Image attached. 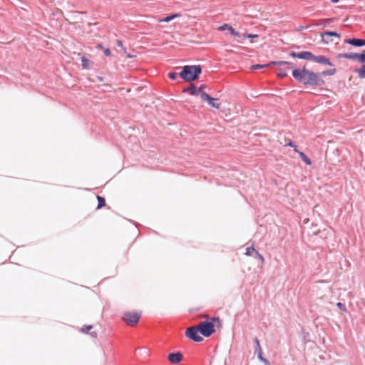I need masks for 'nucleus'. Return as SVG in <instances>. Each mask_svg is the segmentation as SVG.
Returning a JSON list of instances; mask_svg holds the SVG:
<instances>
[{
    "label": "nucleus",
    "instance_id": "nucleus-1",
    "mask_svg": "<svg viewBox=\"0 0 365 365\" xmlns=\"http://www.w3.org/2000/svg\"><path fill=\"white\" fill-rule=\"evenodd\" d=\"M292 77L299 84L303 85L304 87H310L312 88H322L325 81L322 78H320L319 72H314L312 70L303 68H294L292 69Z\"/></svg>",
    "mask_w": 365,
    "mask_h": 365
},
{
    "label": "nucleus",
    "instance_id": "nucleus-2",
    "mask_svg": "<svg viewBox=\"0 0 365 365\" xmlns=\"http://www.w3.org/2000/svg\"><path fill=\"white\" fill-rule=\"evenodd\" d=\"M201 317L205 318V320L200 322L197 325L203 337H210L216 331L215 327H222V320L219 317H210L207 314H202Z\"/></svg>",
    "mask_w": 365,
    "mask_h": 365
},
{
    "label": "nucleus",
    "instance_id": "nucleus-3",
    "mask_svg": "<svg viewBox=\"0 0 365 365\" xmlns=\"http://www.w3.org/2000/svg\"><path fill=\"white\" fill-rule=\"evenodd\" d=\"M202 72L200 65H186L182 67L179 76L185 82L192 83L199 79Z\"/></svg>",
    "mask_w": 365,
    "mask_h": 365
},
{
    "label": "nucleus",
    "instance_id": "nucleus-4",
    "mask_svg": "<svg viewBox=\"0 0 365 365\" xmlns=\"http://www.w3.org/2000/svg\"><path fill=\"white\" fill-rule=\"evenodd\" d=\"M142 312H126L121 317V319L129 327L135 326L140 321Z\"/></svg>",
    "mask_w": 365,
    "mask_h": 365
},
{
    "label": "nucleus",
    "instance_id": "nucleus-5",
    "mask_svg": "<svg viewBox=\"0 0 365 365\" xmlns=\"http://www.w3.org/2000/svg\"><path fill=\"white\" fill-rule=\"evenodd\" d=\"M200 334H201V331L197 324L187 327L185 332L187 338L197 343L202 341L204 339L203 336Z\"/></svg>",
    "mask_w": 365,
    "mask_h": 365
},
{
    "label": "nucleus",
    "instance_id": "nucleus-6",
    "mask_svg": "<svg viewBox=\"0 0 365 365\" xmlns=\"http://www.w3.org/2000/svg\"><path fill=\"white\" fill-rule=\"evenodd\" d=\"M247 256L252 257L259 260L261 265L264 264V257L254 247V243L250 247L246 248L245 253Z\"/></svg>",
    "mask_w": 365,
    "mask_h": 365
},
{
    "label": "nucleus",
    "instance_id": "nucleus-7",
    "mask_svg": "<svg viewBox=\"0 0 365 365\" xmlns=\"http://www.w3.org/2000/svg\"><path fill=\"white\" fill-rule=\"evenodd\" d=\"M200 98L202 101L207 102L208 105L212 108H215L217 109L220 108L221 103H216V101H218V99L210 96L206 92H201Z\"/></svg>",
    "mask_w": 365,
    "mask_h": 365
},
{
    "label": "nucleus",
    "instance_id": "nucleus-8",
    "mask_svg": "<svg viewBox=\"0 0 365 365\" xmlns=\"http://www.w3.org/2000/svg\"><path fill=\"white\" fill-rule=\"evenodd\" d=\"M168 359L173 364H178L183 359V355L181 352H172L168 356Z\"/></svg>",
    "mask_w": 365,
    "mask_h": 365
},
{
    "label": "nucleus",
    "instance_id": "nucleus-9",
    "mask_svg": "<svg viewBox=\"0 0 365 365\" xmlns=\"http://www.w3.org/2000/svg\"><path fill=\"white\" fill-rule=\"evenodd\" d=\"M312 61L320 64L327 65L329 66H334V65L330 61V59L323 55L315 56L313 54Z\"/></svg>",
    "mask_w": 365,
    "mask_h": 365
},
{
    "label": "nucleus",
    "instance_id": "nucleus-10",
    "mask_svg": "<svg viewBox=\"0 0 365 365\" xmlns=\"http://www.w3.org/2000/svg\"><path fill=\"white\" fill-rule=\"evenodd\" d=\"M344 43L355 47H362L365 46V39L356 38H346Z\"/></svg>",
    "mask_w": 365,
    "mask_h": 365
},
{
    "label": "nucleus",
    "instance_id": "nucleus-11",
    "mask_svg": "<svg viewBox=\"0 0 365 365\" xmlns=\"http://www.w3.org/2000/svg\"><path fill=\"white\" fill-rule=\"evenodd\" d=\"M320 36H321V38H322V41L324 44H328L329 43V41L327 38L328 37H330V38H332V36H335V37H337V38H340L341 37V34L339 33H338L336 31H329L322 32L320 34Z\"/></svg>",
    "mask_w": 365,
    "mask_h": 365
},
{
    "label": "nucleus",
    "instance_id": "nucleus-12",
    "mask_svg": "<svg viewBox=\"0 0 365 365\" xmlns=\"http://www.w3.org/2000/svg\"><path fill=\"white\" fill-rule=\"evenodd\" d=\"M219 30L220 31H225V30H227L230 33V35L232 36H237V37H240V34L235 31L231 26L227 24H224L223 25L220 26L219 27Z\"/></svg>",
    "mask_w": 365,
    "mask_h": 365
},
{
    "label": "nucleus",
    "instance_id": "nucleus-13",
    "mask_svg": "<svg viewBox=\"0 0 365 365\" xmlns=\"http://www.w3.org/2000/svg\"><path fill=\"white\" fill-rule=\"evenodd\" d=\"M290 66L292 69L295 68V65L292 62L286 61H270L269 63H267L268 67L269 66Z\"/></svg>",
    "mask_w": 365,
    "mask_h": 365
},
{
    "label": "nucleus",
    "instance_id": "nucleus-14",
    "mask_svg": "<svg viewBox=\"0 0 365 365\" xmlns=\"http://www.w3.org/2000/svg\"><path fill=\"white\" fill-rule=\"evenodd\" d=\"M313 56V53L310 51H301L297 52V58L302 59V60H307V61H312Z\"/></svg>",
    "mask_w": 365,
    "mask_h": 365
},
{
    "label": "nucleus",
    "instance_id": "nucleus-15",
    "mask_svg": "<svg viewBox=\"0 0 365 365\" xmlns=\"http://www.w3.org/2000/svg\"><path fill=\"white\" fill-rule=\"evenodd\" d=\"M182 93H190L191 96H197V86L192 83H190L189 86L184 88L182 89Z\"/></svg>",
    "mask_w": 365,
    "mask_h": 365
},
{
    "label": "nucleus",
    "instance_id": "nucleus-16",
    "mask_svg": "<svg viewBox=\"0 0 365 365\" xmlns=\"http://www.w3.org/2000/svg\"><path fill=\"white\" fill-rule=\"evenodd\" d=\"M337 57L339 58H343L351 59V60H354V61L356 60L357 61L358 53H339V54H338Z\"/></svg>",
    "mask_w": 365,
    "mask_h": 365
},
{
    "label": "nucleus",
    "instance_id": "nucleus-17",
    "mask_svg": "<svg viewBox=\"0 0 365 365\" xmlns=\"http://www.w3.org/2000/svg\"><path fill=\"white\" fill-rule=\"evenodd\" d=\"M294 152L299 154V156L300 157L302 160L305 163L306 165H310L312 164L311 160L304 152L299 151L297 148L294 149Z\"/></svg>",
    "mask_w": 365,
    "mask_h": 365
},
{
    "label": "nucleus",
    "instance_id": "nucleus-18",
    "mask_svg": "<svg viewBox=\"0 0 365 365\" xmlns=\"http://www.w3.org/2000/svg\"><path fill=\"white\" fill-rule=\"evenodd\" d=\"M116 46L118 47H120L122 48L123 51V53L124 55L128 58H133V57H135L136 55L135 54H130V53H127V51H126V48L124 47L123 46V41H120V40H117L116 41Z\"/></svg>",
    "mask_w": 365,
    "mask_h": 365
},
{
    "label": "nucleus",
    "instance_id": "nucleus-19",
    "mask_svg": "<svg viewBox=\"0 0 365 365\" xmlns=\"http://www.w3.org/2000/svg\"><path fill=\"white\" fill-rule=\"evenodd\" d=\"M93 63L84 56L81 57V66L84 69H91Z\"/></svg>",
    "mask_w": 365,
    "mask_h": 365
},
{
    "label": "nucleus",
    "instance_id": "nucleus-20",
    "mask_svg": "<svg viewBox=\"0 0 365 365\" xmlns=\"http://www.w3.org/2000/svg\"><path fill=\"white\" fill-rule=\"evenodd\" d=\"M336 19V18H328V19H321L319 23H317L315 26H320L322 25L324 27L327 26L331 23L334 22Z\"/></svg>",
    "mask_w": 365,
    "mask_h": 365
},
{
    "label": "nucleus",
    "instance_id": "nucleus-21",
    "mask_svg": "<svg viewBox=\"0 0 365 365\" xmlns=\"http://www.w3.org/2000/svg\"><path fill=\"white\" fill-rule=\"evenodd\" d=\"M332 67V68H329L319 73V74L320 75V78L334 75L336 72V70L334 68V66Z\"/></svg>",
    "mask_w": 365,
    "mask_h": 365
},
{
    "label": "nucleus",
    "instance_id": "nucleus-22",
    "mask_svg": "<svg viewBox=\"0 0 365 365\" xmlns=\"http://www.w3.org/2000/svg\"><path fill=\"white\" fill-rule=\"evenodd\" d=\"M180 16H181V14L180 13L172 14L168 15V16L164 17L163 19H160V21L168 23V22L175 19L177 17H180Z\"/></svg>",
    "mask_w": 365,
    "mask_h": 365
},
{
    "label": "nucleus",
    "instance_id": "nucleus-23",
    "mask_svg": "<svg viewBox=\"0 0 365 365\" xmlns=\"http://www.w3.org/2000/svg\"><path fill=\"white\" fill-rule=\"evenodd\" d=\"M97 200H98V205L96 207V210L101 209L106 205V200L103 197L97 195L96 196Z\"/></svg>",
    "mask_w": 365,
    "mask_h": 365
},
{
    "label": "nucleus",
    "instance_id": "nucleus-24",
    "mask_svg": "<svg viewBox=\"0 0 365 365\" xmlns=\"http://www.w3.org/2000/svg\"><path fill=\"white\" fill-rule=\"evenodd\" d=\"M301 336L304 343H307L309 341V333L306 331L304 329H302L301 330Z\"/></svg>",
    "mask_w": 365,
    "mask_h": 365
},
{
    "label": "nucleus",
    "instance_id": "nucleus-25",
    "mask_svg": "<svg viewBox=\"0 0 365 365\" xmlns=\"http://www.w3.org/2000/svg\"><path fill=\"white\" fill-rule=\"evenodd\" d=\"M355 72L357 73L360 78H365V65H362L360 68H356Z\"/></svg>",
    "mask_w": 365,
    "mask_h": 365
},
{
    "label": "nucleus",
    "instance_id": "nucleus-26",
    "mask_svg": "<svg viewBox=\"0 0 365 365\" xmlns=\"http://www.w3.org/2000/svg\"><path fill=\"white\" fill-rule=\"evenodd\" d=\"M255 353L257 354V357L260 361L263 362L265 365H270L268 360L262 356V349L257 351V352H255Z\"/></svg>",
    "mask_w": 365,
    "mask_h": 365
},
{
    "label": "nucleus",
    "instance_id": "nucleus-27",
    "mask_svg": "<svg viewBox=\"0 0 365 365\" xmlns=\"http://www.w3.org/2000/svg\"><path fill=\"white\" fill-rule=\"evenodd\" d=\"M97 48H101L103 51V53L106 56H110L111 55V51L109 48H105L102 43H98Z\"/></svg>",
    "mask_w": 365,
    "mask_h": 365
},
{
    "label": "nucleus",
    "instance_id": "nucleus-28",
    "mask_svg": "<svg viewBox=\"0 0 365 365\" xmlns=\"http://www.w3.org/2000/svg\"><path fill=\"white\" fill-rule=\"evenodd\" d=\"M277 76L278 78L279 79H283L285 77L287 76V71L284 68H279V72L277 74Z\"/></svg>",
    "mask_w": 365,
    "mask_h": 365
},
{
    "label": "nucleus",
    "instance_id": "nucleus-29",
    "mask_svg": "<svg viewBox=\"0 0 365 365\" xmlns=\"http://www.w3.org/2000/svg\"><path fill=\"white\" fill-rule=\"evenodd\" d=\"M357 61L363 65H365V50H363L361 53H358Z\"/></svg>",
    "mask_w": 365,
    "mask_h": 365
},
{
    "label": "nucleus",
    "instance_id": "nucleus-30",
    "mask_svg": "<svg viewBox=\"0 0 365 365\" xmlns=\"http://www.w3.org/2000/svg\"><path fill=\"white\" fill-rule=\"evenodd\" d=\"M215 355H209L206 357V359L204 361L205 364L209 363L210 365H212L213 363H215Z\"/></svg>",
    "mask_w": 365,
    "mask_h": 365
},
{
    "label": "nucleus",
    "instance_id": "nucleus-31",
    "mask_svg": "<svg viewBox=\"0 0 365 365\" xmlns=\"http://www.w3.org/2000/svg\"><path fill=\"white\" fill-rule=\"evenodd\" d=\"M254 344H255V352H257V351H259V350L262 349L261 346H260V343H259V339L257 337H255L254 339Z\"/></svg>",
    "mask_w": 365,
    "mask_h": 365
},
{
    "label": "nucleus",
    "instance_id": "nucleus-32",
    "mask_svg": "<svg viewBox=\"0 0 365 365\" xmlns=\"http://www.w3.org/2000/svg\"><path fill=\"white\" fill-rule=\"evenodd\" d=\"M92 329H93L92 325H84L81 328V332L84 333V334H89V331L91 330Z\"/></svg>",
    "mask_w": 365,
    "mask_h": 365
},
{
    "label": "nucleus",
    "instance_id": "nucleus-33",
    "mask_svg": "<svg viewBox=\"0 0 365 365\" xmlns=\"http://www.w3.org/2000/svg\"><path fill=\"white\" fill-rule=\"evenodd\" d=\"M268 67L267 64H255L251 66L252 70L261 69L263 68Z\"/></svg>",
    "mask_w": 365,
    "mask_h": 365
},
{
    "label": "nucleus",
    "instance_id": "nucleus-34",
    "mask_svg": "<svg viewBox=\"0 0 365 365\" xmlns=\"http://www.w3.org/2000/svg\"><path fill=\"white\" fill-rule=\"evenodd\" d=\"M336 307L343 312H346L347 311L345 304L342 302H337Z\"/></svg>",
    "mask_w": 365,
    "mask_h": 365
},
{
    "label": "nucleus",
    "instance_id": "nucleus-35",
    "mask_svg": "<svg viewBox=\"0 0 365 365\" xmlns=\"http://www.w3.org/2000/svg\"><path fill=\"white\" fill-rule=\"evenodd\" d=\"M168 77L172 80H176L178 76H179V73L175 72H169L168 74Z\"/></svg>",
    "mask_w": 365,
    "mask_h": 365
},
{
    "label": "nucleus",
    "instance_id": "nucleus-36",
    "mask_svg": "<svg viewBox=\"0 0 365 365\" xmlns=\"http://www.w3.org/2000/svg\"><path fill=\"white\" fill-rule=\"evenodd\" d=\"M242 36H243V39H245V38H258L259 37V35H257V34H244Z\"/></svg>",
    "mask_w": 365,
    "mask_h": 365
},
{
    "label": "nucleus",
    "instance_id": "nucleus-37",
    "mask_svg": "<svg viewBox=\"0 0 365 365\" xmlns=\"http://www.w3.org/2000/svg\"><path fill=\"white\" fill-rule=\"evenodd\" d=\"M206 88V86L205 84L200 85L199 87H197V96L200 95L201 92H204L203 90Z\"/></svg>",
    "mask_w": 365,
    "mask_h": 365
},
{
    "label": "nucleus",
    "instance_id": "nucleus-38",
    "mask_svg": "<svg viewBox=\"0 0 365 365\" xmlns=\"http://www.w3.org/2000/svg\"><path fill=\"white\" fill-rule=\"evenodd\" d=\"M285 146L292 147V148H294V150L295 148H297L296 145L294 144V143L292 140H289V142L285 145Z\"/></svg>",
    "mask_w": 365,
    "mask_h": 365
},
{
    "label": "nucleus",
    "instance_id": "nucleus-39",
    "mask_svg": "<svg viewBox=\"0 0 365 365\" xmlns=\"http://www.w3.org/2000/svg\"><path fill=\"white\" fill-rule=\"evenodd\" d=\"M289 56L292 58H297V52L295 51H290L289 53Z\"/></svg>",
    "mask_w": 365,
    "mask_h": 365
},
{
    "label": "nucleus",
    "instance_id": "nucleus-40",
    "mask_svg": "<svg viewBox=\"0 0 365 365\" xmlns=\"http://www.w3.org/2000/svg\"><path fill=\"white\" fill-rule=\"evenodd\" d=\"M309 25L305 26H299V27L297 29V31H303L304 29H307V28H309Z\"/></svg>",
    "mask_w": 365,
    "mask_h": 365
},
{
    "label": "nucleus",
    "instance_id": "nucleus-41",
    "mask_svg": "<svg viewBox=\"0 0 365 365\" xmlns=\"http://www.w3.org/2000/svg\"><path fill=\"white\" fill-rule=\"evenodd\" d=\"M89 334H91V336L93 338H96L98 336L96 331L89 332Z\"/></svg>",
    "mask_w": 365,
    "mask_h": 365
},
{
    "label": "nucleus",
    "instance_id": "nucleus-42",
    "mask_svg": "<svg viewBox=\"0 0 365 365\" xmlns=\"http://www.w3.org/2000/svg\"><path fill=\"white\" fill-rule=\"evenodd\" d=\"M97 79L101 82H103L104 81V78L102 76H97Z\"/></svg>",
    "mask_w": 365,
    "mask_h": 365
},
{
    "label": "nucleus",
    "instance_id": "nucleus-43",
    "mask_svg": "<svg viewBox=\"0 0 365 365\" xmlns=\"http://www.w3.org/2000/svg\"><path fill=\"white\" fill-rule=\"evenodd\" d=\"M339 1V0H331V2L333 4L337 3Z\"/></svg>",
    "mask_w": 365,
    "mask_h": 365
}]
</instances>
